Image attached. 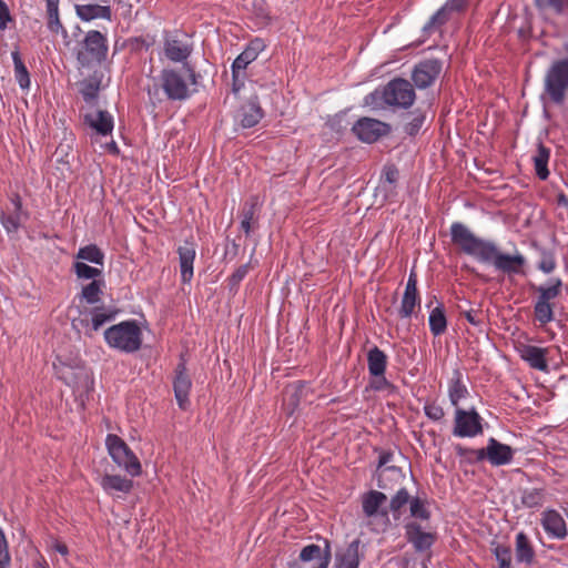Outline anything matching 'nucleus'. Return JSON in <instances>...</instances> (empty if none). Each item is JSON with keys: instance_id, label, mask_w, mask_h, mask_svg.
<instances>
[{"instance_id": "39", "label": "nucleus", "mask_w": 568, "mask_h": 568, "mask_svg": "<svg viewBox=\"0 0 568 568\" xmlns=\"http://www.w3.org/2000/svg\"><path fill=\"white\" fill-rule=\"evenodd\" d=\"M77 258L88 261L98 265H103L104 263V254L95 244H90L80 247L77 253Z\"/></svg>"}, {"instance_id": "14", "label": "nucleus", "mask_w": 568, "mask_h": 568, "mask_svg": "<svg viewBox=\"0 0 568 568\" xmlns=\"http://www.w3.org/2000/svg\"><path fill=\"white\" fill-rule=\"evenodd\" d=\"M192 387L191 378L187 374L185 363H179L175 369L173 382L174 395L181 409H186L190 400L189 395Z\"/></svg>"}, {"instance_id": "42", "label": "nucleus", "mask_w": 568, "mask_h": 568, "mask_svg": "<svg viewBox=\"0 0 568 568\" xmlns=\"http://www.w3.org/2000/svg\"><path fill=\"white\" fill-rule=\"evenodd\" d=\"M412 498L406 488H400L390 499L389 510L393 513L394 519H399L402 508L410 503Z\"/></svg>"}, {"instance_id": "17", "label": "nucleus", "mask_w": 568, "mask_h": 568, "mask_svg": "<svg viewBox=\"0 0 568 568\" xmlns=\"http://www.w3.org/2000/svg\"><path fill=\"white\" fill-rule=\"evenodd\" d=\"M517 349L519 352L520 358L528 363L531 368L541 372L548 371L547 348L521 344Z\"/></svg>"}, {"instance_id": "29", "label": "nucleus", "mask_w": 568, "mask_h": 568, "mask_svg": "<svg viewBox=\"0 0 568 568\" xmlns=\"http://www.w3.org/2000/svg\"><path fill=\"white\" fill-rule=\"evenodd\" d=\"M516 559L519 562L531 565L535 558V550L527 537L523 531L516 535V547H515Z\"/></svg>"}, {"instance_id": "53", "label": "nucleus", "mask_w": 568, "mask_h": 568, "mask_svg": "<svg viewBox=\"0 0 568 568\" xmlns=\"http://www.w3.org/2000/svg\"><path fill=\"white\" fill-rule=\"evenodd\" d=\"M250 268V263L239 266L230 277L231 283L237 285L247 275Z\"/></svg>"}, {"instance_id": "26", "label": "nucleus", "mask_w": 568, "mask_h": 568, "mask_svg": "<svg viewBox=\"0 0 568 568\" xmlns=\"http://www.w3.org/2000/svg\"><path fill=\"white\" fill-rule=\"evenodd\" d=\"M359 562V541L354 540L345 550L336 554L335 568H358Z\"/></svg>"}, {"instance_id": "38", "label": "nucleus", "mask_w": 568, "mask_h": 568, "mask_svg": "<svg viewBox=\"0 0 568 568\" xmlns=\"http://www.w3.org/2000/svg\"><path fill=\"white\" fill-rule=\"evenodd\" d=\"M14 64V75L21 89H28L30 87V77L18 50L11 53Z\"/></svg>"}, {"instance_id": "4", "label": "nucleus", "mask_w": 568, "mask_h": 568, "mask_svg": "<svg viewBox=\"0 0 568 568\" xmlns=\"http://www.w3.org/2000/svg\"><path fill=\"white\" fill-rule=\"evenodd\" d=\"M104 339L111 348L131 354L142 346V331L136 321L128 320L106 328Z\"/></svg>"}, {"instance_id": "12", "label": "nucleus", "mask_w": 568, "mask_h": 568, "mask_svg": "<svg viewBox=\"0 0 568 568\" xmlns=\"http://www.w3.org/2000/svg\"><path fill=\"white\" fill-rule=\"evenodd\" d=\"M353 133L365 143L376 142L379 138L387 135L390 131L388 123L373 118L358 119L353 128Z\"/></svg>"}, {"instance_id": "57", "label": "nucleus", "mask_w": 568, "mask_h": 568, "mask_svg": "<svg viewBox=\"0 0 568 568\" xmlns=\"http://www.w3.org/2000/svg\"><path fill=\"white\" fill-rule=\"evenodd\" d=\"M425 116L417 115L409 123L406 124V132L410 135L416 134L424 123Z\"/></svg>"}, {"instance_id": "21", "label": "nucleus", "mask_w": 568, "mask_h": 568, "mask_svg": "<svg viewBox=\"0 0 568 568\" xmlns=\"http://www.w3.org/2000/svg\"><path fill=\"white\" fill-rule=\"evenodd\" d=\"M264 113L262 108L258 104V101L256 98L250 99L244 104H242L237 118L240 121V124L245 128L250 129L255 126L261 119L263 118Z\"/></svg>"}, {"instance_id": "50", "label": "nucleus", "mask_w": 568, "mask_h": 568, "mask_svg": "<svg viewBox=\"0 0 568 568\" xmlns=\"http://www.w3.org/2000/svg\"><path fill=\"white\" fill-rule=\"evenodd\" d=\"M556 260L554 257V255L549 252H542L541 254V258L538 263V268L546 273V274H549L551 272H554V270L556 268Z\"/></svg>"}, {"instance_id": "24", "label": "nucleus", "mask_w": 568, "mask_h": 568, "mask_svg": "<svg viewBox=\"0 0 568 568\" xmlns=\"http://www.w3.org/2000/svg\"><path fill=\"white\" fill-rule=\"evenodd\" d=\"M469 0H447L444 6L432 17L430 23L442 26L446 23L454 13L464 12Z\"/></svg>"}, {"instance_id": "22", "label": "nucleus", "mask_w": 568, "mask_h": 568, "mask_svg": "<svg viewBox=\"0 0 568 568\" xmlns=\"http://www.w3.org/2000/svg\"><path fill=\"white\" fill-rule=\"evenodd\" d=\"M541 525L545 531L554 538L561 539L567 535L566 523L556 510H546L542 514Z\"/></svg>"}, {"instance_id": "36", "label": "nucleus", "mask_w": 568, "mask_h": 568, "mask_svg": "<svg viewBox=\"0 0 568 568\" xmlns=\"http://www.w3.org/2000/svg\"><path fill=\"white\" fill-rule=\"evenodd\" d=\"M544 488H527L521 493V504L527 508H539L545 501Z\"/></svg>"}, {"instance_id": "18", "label": "nucleus", "mask_w": 568, "mask_h": 568, "mask_svg": "<svg viewBox=\"0 0 568 568\" xmlns=\"http://www.w3.org/2000/svg\"><path fill=\"white\" fill-rule=\"evenodd\" d=\"M486 453L488 463L495 467L510 464L515 455V450L509 445L503 444L494 437L488 439V450Z\"/></svg>"}, {"instance_id": "46", "label": "nucleus", "mask_w": 568, "mask_h": 568, "mask_svg": "<svg viewBox=\"0 0 568 568\" xmlns=\"http://www.w3.org/2000/svg\"><path fill=\"white\" fill-rule=\"evenodd\" d=\"M301 389L297 387H287L285 389L284 405L290 414H292L300 403Z\"/></svg>"}, {"instance_id": "13", "label": "nucleus", "mask_w": 568, "mask_h": 568, "mask_svg": "<svg viewBox=\"0 0 568 568\" xmlns=\"http://www.w3.org/2000/svg\"><path fill=\"white\" fill-rule=\"evenodd\" d=\"M325 547L322 549L318 545L311 544L302 548L298 559L306 564L314 561L312 568H328L332 558L331 544L324 539Z\"/></svg>"}, {"instance_id": "1", "label": "nucleus", "mask_w": 568, "mask_h": 568, "mask_svg": "<svg viewBox=\"0 0 568 568\" xmlns=\"http://www.w3.org/2000/svg\"><path fill=\"white\" fill-rule=\"evenodd\" d=\"M450 237L463 253L473 256L480 263L493 264L497 271L508 276L525 274L527 261L520 252L503 253L494 242L476 236L463 223L455 222L450 225Z\"/></svg>"}, {"instance_id": "15", "label": "nucleus", "mask_w": 568, "mask_h": 568, "mask_svg": "<svg viewBox=\"0 0 568 568\" xmlns=\"http://www.w3.org/2000/svg\"><path fill=\"white\" fill-rule=\"evenodd\" d=\"M265 48L266 44L263 39L255 38L251 40L243 52L240 53L232 63V73H234L235 78L237 73L244 71L250 63L255 61Z\"/></svg>"}, {"instance_id": "37", "label": "nucleus", "mask_w": 568, "mask_h": 568, "mask_svg": "<svg viewBox=\"0 0 568 568\" xmlns=\"http://www.w3.org/2000/svg\"><path fill=\"white\" fill-rule=\"evenodd\" d=\"M554 303H547L540 300H536L534 306L535 320L541 325H546L554 321Z\"/></svg>"}, {"instance_id": "34", "label": "nucleus", "mask_w": 568, "mask_h": 568, "mask_svg": "<svg viewBox=\"0 0 568 568\" xmlns=\"http://www.w3.org/2000/svg\"><path fill=\"white\" fill-rule=\"evenodd\" d=\"M536 291L538 293V300L552 303V301L561 294L562 282L560 278H551L548 285H540Z\"/></svg>"}, {"instance_id": "7", "label": "nucleus", "mask_w": 568, "mask_h": 568, "mask_svg": "<svg viewBox=\"0 0 568 568\" xmlns=\"http://www.w3.org/2000/svg\"><path fill=\"white\" fill-rule=\"evenodd\" d=\"M108 50L106 37L100 31L90 30L81 42V48L78 51V61L83 67L101 63L105 60Z\"/></svg>"}, {"instance_id": "40", "label": "nucleus", "mask_w": 568, "mask_h": 568, "mask_svg": "<svg viewBox=\"0 0 568 568\" xmlns=\"http://www.w3.org/2000/svg\"><path fill=\"white\" fill-rule=\"evenodd\" d=\"M104 281L93 280L91 283L82 287L81 296L88 304H95L100 301Z\"/></svg>"}, {"instance_id": "45", "label": "nucleus", "mask_w": 568, "mask_h": 568, "mask_svg": "<svg viewBox=\"0 0 568 568\" xmlns=\"http://www.w3.org/2000/svg\"><path fill=\"white\" fill-rule=\"evenodd\" d=\"M494 555L498 561L499 568H511V551L509 547L498 545L494 549Z\"/></svg>"}, {"instance_id": "10", "label": "nucleus", "mask_w": 568, "mask_h": 568, "mask_svg": "<svg viewBox=\"0 0 568 568\" xmlns=\"http://www.w3.org/2000/svg\"><path fill=\"white\" fill-rule=\"evenodd\" d=\"M443 71V61L439 59H424L415 64L412 71V80L416 88L427 89L432 87Z\"/></svg>"}, {"instance_id": "59", "label": "nucleus", "mask_w": 568, "mask_h": 568, "mask_svg": "<svg viewBox=\"0 0 568 568\" xmlns=\"http://www.w3.org/2000/svg\"><path fill=\"white\" fill-rule=\"evenodd\" d=\"M548 6L558 13L568 12V0H547Z\"/></svg>"}, {"instance_id": "58", "label": "nucleus", "mask_w": 568, "mask_h": 568, "mask_svg": "<svg viewBox=\"0 0 568 568\" xmlns=\"http://www.w3.org/2000/svg\"><path fill=\"white\" fill-rule=\"evenodd\" d=\"M462 315L467 320L468 323H470L474 326H479L481 324V317L480 312L475 310H468L462 312Z\"/></svg>"}, {"instance_id": "44", "label": "nucleus", "mask_w": 568, "mask_h": 568, "mask_svg": "<svg viewBox=\"0 0 568 568\" xmlns=\"http://www.w3.org/2000/svg\"><path fill=\"white\" fill-rule=\"evenodd\" d=\"M73 271L75 273V275L79 277V278H84V280H99L98 277L101 276L102 274V271L97 268V267H92L83 262H75L73 264Z\"/></svg>"}, {"instance_id": "8", "label": "nucleus", "mask_w": 568, "mask_h": 568, "mask_svg": "<svg viewBox=\"0 0 568 568\" xmlns=\"http://www.w3.org/2000/svg\"><path fill=\"white\" fill-rule=\"evenodd\" d=\"M163 51L165 57L172 62L187 63L192 54L193 44L187 36L179 32H165L163 38Z\"/></svg>"}, {"instance_id": "49", "label": "nucleus", "mask_w": 568, "mask_h": 568, "mask_svg": "<svg viewBox=\"0 0 568 568\" xmlns=\"http://www.w3.org/2000/svg\"><path fill=\"white\" fill-rule=\"evenodd\" d=\"M116 312H102L100 310L94 311L92 315V328L98 331L104 323L110 322L114 318Z\"/></svg>"}, {"instance_id": "41", "label": "nucleus", "mask_w": 568, "mask_h": 568, "mask_svg": "<svg viewBox=\"0 0 568 568\" xmlns=\"http://www.w3.org/2000/svg\"><path fill=\"white\" fill-rule=\"evenodd\" d=\"M28 219L27 212L12 211L10 214H2L0 222L8 233L17 232L21 223Z\"/></svg>"}, {"instance_id": "5", "label": "nucleus", "mask_w": 568, "mask_h": 568, "mask_svg": "<svg viewBox=\"0 0 568 568\" xmlns=\"http://www.w3.org/2000/svg\"><path fill=\"white\" fill-rule=\"evenodd\" d=\"M105 446L112 460L119 467L123 468L132 477L141 475L142 466L139 458L121 437L109 434L105 438Z\"/></svg>"}, {"instance_id": "62", "label": "nucleus", "mask_w": 568, "mask_h": 568, "mask_svg": "<svg viewBox=\"0 0 568 568\" xmlns=\"http://www.w3.org/2000/svg\"><path fill=\"white\" fill-rule=\"evenodd\" d=\"M233 79V91L237 92L244 85V75H241V73H237V77L235 78L234 73H232Z\"/></svg>"}, {"instance_id": "61", "label": "nucleus", "mask_w": 568, "mask_h": 568, "mask_svg": "<svg viewBox=\"0 0 568 568\" xmlns=\"http://www.w3.org/2000/svg\"><path fill=\"white\" fill-rule=\"evenodd\" d=\"M487 450H488V445L484 448L471 449L470 454L473 455V457L476 462H483V460L488 462V455L486 453Z\"/></svg>"}, {"instance_id": "20", "label": "nucleus", "mask_w": 568, "mask_h": 568, "mask_svg": "<svg viewBox=\"0 0 568 568\" xmlns=\"http://www.w3.org/2000/svg\"><path fill=\"white\" fill-rule=\"evenodd\" d=\"M84 123L100 135H109L113 131V116L108 111L97 110L87 113Z\"/></svg>"}, {"instance_id": "63", "label": "nucleus", "mask_w": 568, "mask_h": 568, "mask_svg": "<svg viewBox=\"0 0 568 568\" xmlns=\"http://www.w3.org/2000/svg\"><path fill=\"white\" fill-rule=\"evenodd\" d=\"M10 202L13 205V211L24 212L22 209V201L19 194H13L10 197Z\"/></svg>"}, {"instance_id": "54", "label": "nucleus", "mask_w": 568, "mask_h": 568, "mask_svg": "<svg viewBox=\"0 0 568 568\" xmlns=\"http://www.w3.org/2000/svg\"><path fill=\"white\" fill-rule=\"evenodd\" d=\"M48 28L53 33H59L60 30H63V26L59 18V11L48 13Z\"/></svg>"}, {"instance_id": "19", "label": "nucleus", "mask_w": 568, "mask_h": 568, "mask_svg": "<svg viewBox=\"0 0 568 568\" xmlns=\"http://www.w3.org/2000/svg\"><path fill=\"white\" fill-rule=\"evenodd\" d=\"M262 203L257 195L250 196L241 210V229L246 235L257 225V216L261 210Z\"/></svg>"}, {"instance_id": "48", "label": "nucleus", "mask_w": 568, "mask_h": 568, "mask_svg": "<svg viewBox=\"0 0 568 568\" xmlns=\"http://www.w3.org/2000/svg\"><path fill=\"white\" fill-rule=\"evenodd\" d=\"M424 412L425 415L434 422H439L445 416L443 407L436 402H427L424 406Z\"/></svg>"}, {"instance_id": "25", "label": "nucleus", "mask_w": 568, "mask_h": 568, "mask_svg": "<svg viewBox=\"0 0 568 568\" xmlns=\"http://www.w3.org/2000/svg\"><path fill=\"white\" fill-rule=\"evenodd\" d=\"M469 396V392L465 383L463 382V375L460 371L455 369L452 378L448 383V397L450 404L457 409L463 399Z\"/></svg>"}, {"instance_id": "9", "label": "nucleus", "mask_w": 568, "mask_h": 568, "mask_svg": "<svg viewBox=\"0 0 568 568\" xmlns=\"http://www.w3.org/2000/svg\"><path fill=\"white\" fill-rule=\"evenodd\" d=\"M481 420L483 418L475 407L469 409L457 407L453 434L460 438L475 437L483 433Z\"/></svg>"}, {"instance_id": "31", "label": "nucleus", "mask_w": 568, "mask_h": 568, "mask_svg": "<svg viewBox=\"0 0 568 568\" xmlns=\"http://www.w3.org/2000/svg\"><path fill=\"white\" fill-rule=\"evenodd\" d=\"M550 150L544 144H539L536 154L532 156L536 175L540 180H547L549 176L548 162Z\"/></svg>"}, {"instance_id": "55", "label": "nucleus", "mask_w": 568, "mask_h": 568, "mask_svg": "<svg viewBox=\"0 0 568 568\" xmlns=\"http://www.w3.org/2000/svg\"><path fill=\"white\" fill-rule=\"evenodd\" d=\"M399 178V172L395 165H387L383 170V179L389 184H395Z\"/></svg>"}, {"instance_id": "28", "label": "nucleus", "mask_w": 568, "mask_h": 568, "mask_svg": "<svg viewBox=\"0 0 568 568\" xmlns=\"http://www.w3.org/2000/svg\"><path fill=\"white\" fill-rule=\"evenodd\" d=\"M388 364V356L377 346L367 352V368L369 375H384Z\"/></svg>"}, {"instance_id": "2", "label": "nucleus", "mask_w": 568, "mask_h": 568, "mask_svg": "<svg viewBox=\"0 0 568 568\" xmlns=\"http://www.w3.org/2000/svg\"><path fill=\"white\" fill-rule=\"evenodd\" d=\"M413 84L403 78H395L386 85L375 89L364 97V105L379 111L387 108L408 109L415 102Z\"/></svg>"}, {"instance_id": "43", "label": "nucleus", "mask_w": 568, "mask_h": 568, "mask_svg": "<svg viewBox=\"0 0 568 568\" xmlns=\"http://www.w3.org/2000/svg\"><path fill=\"white\" fill-rule=\"evenodd\" d=\"M409 511H410V516L416 521L417 520L427 521L430 517V513L426 507V501L418 497L412 498V500L409 503Z\"/></svg>"}, {"instance_id": "64", "label": "nucleus", "mask_w": 568, "mask_h": 568, "mask_svg": "<svg viewBox=\"0 0 568 568\" xmlns=\"http://www.w3.org/2000/svg\"><path fill=\"white\" fill-rule=\"evenodd\" d=\"M47 13L59 11V0H45Z\"/></svg>"}, {"instance_id": "16", "label": "nucleus", "mask_w": 568, "mask_h": 568, "mask_svg": "<svg viewBox=\"0 0 568 568\" xmlns=\"http://www.w3.org/2000/svg\"><path fill=\"white\" fill-rule=\"evenodd\" d=\"M181 280L183 283H190L193 278V264L196 256V245L192 240H185L178 247Z\"/></svg>"}, {"instance_id": "30", "label": "nucleus", "mask_w": 568, "mask_h": 568, "mask_svg": "<svg viewBox=\"0 0 568 568\" xmlns=\"http://www.w3.org/2000/svg\"><path fill=\"white\" fill-rule=\"evenodd\" d=\"M386 499V495L382 491L371 490L366 493L362 499L363 513L365 516L371 518L378 515V510Z\"/></svg>"}, {"instance_id": "33", "label": "nucleus", "mask_w": 568, "mask_h": 568, "mask_svg": "<svg viewBox=\"0 0 568 568\" xmlns=\"http://www.w3.org/2000/svg\"><path fill=\"white\" fill-rule=\"evenodd\" d=\"M428 323L429 329L433 335L439 336L445 333V331L447 329V320L443 305H438L434 310H432L428 317Z\"/></svg>"}, {"instance_id": "6", "label": "nucleus", "mask_w": 568, "mask_h": 568, "mask_svg": "<svg viewBox=\"0 0 568 568\" xmlns=\"http://www.w3.org/2000/svg\"><path fill=\"white\" fill-rule=\"evenodd\" d=\"M568 90V59L552 62L545 77V91L554 103L560 104Z\"/></svg>"}, {"instance_id": "11", "label": "nucleus", "mask_w": 568, "mask_h": 568, "mask_svg": "<svg viewBox=\"0 0 568 568\" xmlns=\"http://www.w3.org/2000/svg\"><path fill=\"white\" fill-rule=\"evenodd\" d=\"M405 537L417 552L428 550L436 540V532L432 531L428 525L416 520L407 521L404 526Z\"/></svg>"}, {"instance_id": "60", "label": "nucleus", "mask_w": 568, "mask_h": 568, "mask_svg": "<svg viewBox=\"0 0 568 568\" xmlns=\"http://www.w3.org/2000/svg\"><path fill=\"white\" fill-rule=\"evenodd\" d=\"M405 292L418 293L417 275H416V273L414 271H412L409 273V276H408V280H407V283H406V287H405Z\"/></svg>"}, {"instance_id": "27", "label": "nucleus", "mask_w": 568, "mask_h": 568, "mask_svg": "<svg viewBox=\"0 0 568 568\" xmlns=\"http://www.w3.org/2000/svg\"><path fill=\"white\" fill-rule=\"evenodd\" d=\"M77 14L83 21H91L94 19L111 20L112 12L109 6L101 4H82L77 6Z\"/></svg>"}, {"instance_id": "52", "label": "nucleus", "mask_w": 568, "mask_h": 568, "mask_svg": "<svg viewBox=\"0 0 568 568\" xmlns=\"http://www.w3.org/2000/svg\"><path fill=\"white\" fill-rule=\"evenodd\" d=\"M13 22V18L7 3L0 0V30L4 31L8 28V23Z\"/></svg>"}, {"instance_id": "47", "label": "nucleus", "mask_w": 568, "mask_h": 568, "mask_svg": "<svg viewBox=\"0 0 568 568\" xmlns=\"http://www.w3.org/2000/svg\"><path fill=\"white\" fill-rule=\"evenodd\" d=\"M99 92V83L95 81H84L81 83L80 93L85 102H92L97 99Z\"/></svg>"}, {"instance_id": "3", "label": "nucleus", "mask_w": 568, "mask_h": 568, "mask_svg": "<svg viewBox=\"0 0 568 568\" xmlns=\"http://www.w3.org/2000/svg\"><path fill=\"white\" fill-rule=\"evenodd\" d=\"M196 83V73L190 63L181 69L164 68L160 73V87L169 100L184 101L191 97L190 85Z\"/></svg>"}, {"instance_id": "35", "label": "nucleus", "mask_w": 568, "mask_h": 568, "mask_svg": "<svg viewBox=\"0 0 568 568\" xmlns=\"http://www.w3.org/2000/svg\"><path fill=\"white\" fill-rule=\"evenodd\" d=\"M420 305L419 293L405 292L402 297L398 315L400 318H409L414 314L415 308Z\"/></svg>"}, {"instance_id": "23", "label": "nucleus", "mask_w": 568, "mask_h": 568, "mask_svg": "<svg viewBox=\"0 0 568 568\" xmlns=\"http://www.w3.org/2000/svg\"><path fill=\"white\" fill-rule=\"evenodd\" d=\"M99 484L106 494H129L133 488L132 479L120 475L104 474L100 477Z\"/></svg>"}, {"instance_id": "56", "label": "nucleus", "mask_w": 568, "mask_h": 568, "mask_svg": "<svg viewBox=\"0 0 568 568\" xmlns=\"http://www.w3.org/2000/svg\"><path fill=\"white\" fill-rule=\"evenodd\" d=\"M10 556L7 551V540L3 531L0 529V565H9Z\"/></svg>"}, {"instance_id": "32", "label": "nucleus", "mask_w": 568, "mask_h": 568, "mask_svg": "<svg viewBox=\"0 0 568 568\" xmlns=\"http://www.w3.org/2000/svg\"><path fill=\"white\" fill-rule=\"evenodd\" d=\"M392 457H393V454L389 453V452H383L379 455V460H378V470H379V474H378V487L379 488H383V489L387 488V485L385 483L386 474H390L392 476H394L396 478L403 477V474H402L400 469L395 467V466H389V467L383 468L384 466H386L392 460Z\"/></svg>"}, {"instance_id": "51", "label": "nucleus", "mask_w": 568, "mask_h": 568, "mask_svg": "<svg viewBox=\"0 0 568 568\" xmlns=\"http://www.w3.org/2000/svg\"><path fill=\"white\" fill-rule=\"evenodd\" d=\"M371 377H372V379H371L369 385L376 392L394 388V385L389 381H387V378L385 377V374L384 375H371Z\"/></svg>"}]
</instances>
